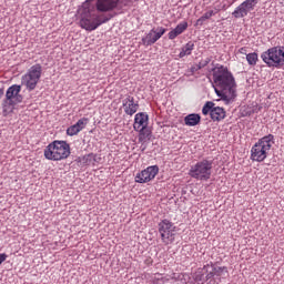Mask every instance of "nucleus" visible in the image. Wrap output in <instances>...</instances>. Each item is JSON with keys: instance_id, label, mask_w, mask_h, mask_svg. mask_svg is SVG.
<instances>
[{"instance_id": "f257e3e1", "label": "nucleus", "mask_w": 284, "mask_h": 284, "mask_svg": "<svg viewBox=\"0 0 284 284\" xmlns=\"http://www.w3.org/2000/svg\"><path fill=\"white\" fill-rule=\"evenodd\" d=\"M121 0H98L95 6L87 0L82 3L81 8L78 9V14L80 17V27L88 32L97 30L99 26L108 23L111 19H114V14L109 13L108 16H97L94 12H112L119 8Z\"/></svg>"}, {"instance_id": "f03ea898", "label": "nucleus", "mask_w": 284, "mask_h": 284, "mask_svg": "<svg viewBox=\"0 0 284 284\" xmlns=\"http://www.w3.org/2000/svg\"><path fill=\"white\" fill-rule=\"evenodd\" d=\"M212 72L213 81L216 85V95L224 101L225 105H230L236 99V81L234 80V75L223 65L214 67Z\"/></svg>"}, {"instance_id": "7ed1b4c3", "label": "nucleus", "mask_w": 284, "mask_h": 284, "mask_svg": "<svg viewBox=\"0 0 284 284\" xmlns=\"http://www.w3.org/2000/svg\"><path fill=\"white\" fill-rule=\"evenodd\" d=\"M227 267L217 266L216 264H206L203 268H199L194 275V282L201 284H219L221 278L229 276Z\"/></svg>"}, {"instance_id": "20e7f679", "label": "nucleus", "mask_w": 284, "mask_h": 284, "mask_svg": "<svg viewBox=\"0 0 284 284\" xmlns=\"http://www.w3.org/2000/svg\"><path fill=\"white\" fill-rule=\"evenodd\" d=\"M70 144L65 141L55 140L44 149L48 161H63L70 156Z\"/></svg>"}, {"instance_id": "39448f33", "label": "nucleus", "mask_w": 284, "mask_h": 284, "mask_svg": "<svg viewBox=\"0 0 284 284\" xmlns=\"http://www.w3.org/2000/svg\"><path fill=\"white\" fill-rule=\"evenodd\" d=\"M272 141H274L273 134H268L260 139L251 150V159L253 161H257V163L265 161V159H267V152L272 150Z\"/></svg>"}, {"instance_id": "423d86ee", "label": "nucleus", "mask_w": 284, "mask_h": 284, "mask_svg": "<svg viewBox=\"0 0 284 284\" xmlns=\"http://www.w3.org/2000/svg\"><path fill=\"white\" fill-rule=\"evenodd\" d=\"M20 92L21 85L19 84H13L7 90L6 99L2 103L4 116H8L14 110V105L23 102V95Z\"/></svg>"}, {"instance_id": "0eeeda50", "label": "nucleus", "mask_w": 284, "mask_h": 284, "mask_svg": "<svg viewBox=\"0 0 284 284\" xmlns=\"http://www.w3.org/2000/svg\"><path fill=\"white\" fill-rule=\"evenodd\" d=\"M262 61L268 68H283L284 65V47H273L261 54Z\"/></svg>"}, {"instance_id": "6e6552de", "label": "nucleus", "mask_w": 284, "mask_h": 284, "mask_svg": "<svg viewBox=\"0 0 284 284\" xmlns=\"http://www.w3.org/2000/svg\"><path fill=\"white\" fill-rule=\"evenodd\" d=\"M189 174L197 181H210V176H212V161L202 160L197 162L191 166Z\"/></svg>"}, {"instance_id": "1a4fd4ad", "label": "nucleus", "mask_w": 284, "mask_h": 284, "mask_svg": "<svg viewBox=\"0 0 284 284\" xmlns=\"http://www.w3.org/2000/svg\"><path fill=\"white\" fill-rule=\"evenodd\" d=\"M42 72L43 69L41 64L32 65L26 73V75L22 77V85H26L27 90L32 92V90L37 88V83H39Z\"/></svg>"}, {"instance_id": "9d476101", "label": "nucleus", "mask_w": 284, "mask_h": 284, "mask_svg": "<svg viewBox=\"0 0 284 284\" xmlns=\"http://www.w3.org/2000/svg\"><path fill=\"white\" fill-rule=\"evenodd\" d=\"M174 230H176V226L169 220H163L159 223L161 239L166 245L174 242Z\"/></svg>"}, {"instance_id": "9b49d317", "label": "nucleus", "mask_w": 284, "mask_h": 284, "mask_svg": "<svg viewBox=\"0 0 284 284\" xmlns=\"http://www.w3.org/2000/svg\"><path fill=\"white\" fill-rule=\"evenodd\" d=\"M257 4L258 0H245L232 12V17L234 19H244V17H247Z\"/></svg>"}, {"instance_id": "f8f14e48", "label": "nucleus", "mask_w": 284, "mask_h": 284, "mask_svg": "<svg viewBox=\"0 0 284 284\" xmlns=\"http://www.w3.org/2000/svg\"><path fill=\"white\" fill-rule=\"evenodd\" d=\"M156 174H159V166L158 165L149 166L142 172L136 174L135 183H150V181H152V179H154Z\"/></svg>"}, {"instance_id": "ddd939ff", "label": "nucleus", "mask_w": 284, "mask_h": 284, "mask_svg": "<svg viewBox=\"0 0 284 284\" xmlns=\"http://www.w3.org/2000/svg\"><path fill=\"white\" fill-rule=\"evenodd\" d=\"M165 32H168V29L163 27H159L156 30L152 29L146 37L142 38L143 45H154Z\"/></svg>"}, {"instance_id": "4468645a", "label": "nucleus", "mask_w": 284, "mask_h": 284, "mask_svg": "<svg viewBox=\"0 0 284 284\" xmlns=\"http://www.w3.org/2000/svg\"><path fill=\"white\" fill-rule=\"evenodd\" d=\"M122 105L124 108L125 114L132 116V114H136L139 110V103L134 102V97L129 95L122 101Z\"/></svg>"}, {"instance_id": "2eb2a0df", "label": "nucleus", "mask_w": 284, "mask_h": 284, "mask_svg": "<svg viewBox=\"0 0 284 284\" xmlns=\"http://www.w3.org/2000/svg\"><path fill=\"white\" fill-rule=\"evenodd\" d=\"M148 120H149V116L144 112L136 113L134 118V124H133L134 130H141V128H148Z\"/></svg>"}, {"instance_id": "dca6fc26", "label": "nucleus", "mask_w": 284, "mask_h": 284, "mask_svg": "<svg viewBox=\"0 0 284 284\" xmlns=\"http://www.w3.org/2000/svg\"><path fill=\"white\" fill-rule=\"evenodd\" d=\"M184 123L189 125V128H194V125L201 123V115L199 113H191L184 118Z\"/></svg>"}, {"instance_id": "f3484780", "label": "nucleus", "mask_w": 284, "mask_h": 284, "mask_svg": "<svg viewBox=\"0 0 284 284\" xmlns=\"http://www.w3.org/2000/svg\"><path fill=\"white\" fill-rule=\"evenodd\" d=\"M211 119L212 121H223V119H225V109L214 106L213 110H211Z\"/></svg>"}, {"instance_id": "a211bd4d", "label": "nucleus", "mask_w": 284, "mask_h": 284, "mask_svg": "<svg viewBox=\"0 0 284 284\" xmlns=\"http://www.w3.org/2000/svg\"><path fill=\"white\" fill-rule=\"evenodd\" d=\"M135 132H139V143H146L152 134V131H150L148 126H142L141 129L135 130Z\"/></svg>"}, {"instance_id": "6ab92c4d", "label": "nucleus", "mask_w": 284, "mask_h": 284, "mask_svg": "<svg viewBox=\"0 0 284 284\" xmlns=\"http://www.w3.org/2000/svg\"><path fill=\"white\" fill-rule=\"evenodd\" d=\"M95 161L97 155H94V153L87 154L83 158H78V162L82 163V165H92Z\"/></svg>"}, {"instance_id": "aec40b11", "label": "nucleus", "mask_w": 284, "mask_h": 284, "mask_svg": "<svg viewBox=\"0 0 284 284\" xmlns=\"http://www.w3.org/2000/svg\"><path fill=\"white\" fill-rule=\"evenodd\" d=\"M212 110H214V102L209 101L204 104V106L202 109V114H204V116H207V114H210V116H212Z\"/></svg>"}, {"instance_id": "412c9836", "label": "nucleus", "mask_w": 284, "mask_h": 284, "mask_svg": "<svg viewBox=\"0 0 284 284\" xmlns=\"http://www.w3.org/2000/svg\"><path fill=\"white\" fill-rule=\"evenodd\" d=\"M246 61L248 65H256V62L258 61V54L256 52L246 54Z\"/></svg>"}, {"instance_id": "4be33fe9", "label": "nucleus", "mask_w": 284, "mask_h": 284, "mask_svg": "<svg viewBox=\"0 0 284 284\" xmlns=\"http://www.w3.org/2000/svg\"><path fill=\"white\" fill-rule=\"evenodd\" d=\"M80 132H81V129L77 124H73L67 129L68 136H75V134Z\"/></svg>"}, {"instance_id": "5701e85b", "label": "nucleus", "mask_w": 284, "mask_h": 284, "mask_svg": "<svg viewBox=\"0 0 284 284\" xmlns=\"http://www.w3.org/2000/svg\"><path fill=\"white\" fill-rule=\"evenodd\" d=\"M175 30L179 34H183L187 30V22H181L175 27Z\"/></svg>"}, {"instance_id": "b1692460", "label": "nucleus", "mask_w": 284, "mask_h": 284, "mask_svg": "<svg viewBox=\"0 0 284 284\" xmlns=\"http://www.w3.org/2000/svg\"><path fill=\"white\" fill-rule=\"evenodd\" d=\"M90 122V120L88 118H82L80 119L75 125L80 129L83 130L85 128V125H88V123Z\"/></svg>"}, {"instance_id": "393cba45", "label": "nucleus", "mask_w": 284, "mask_h": 284, "mask_svg": "<svg viewBox=\"0 0 284 284\" xmlns=\"http://www.w3.org/2000/svg\"><path fill=\"white\" fill-rule=\"evenodd\" d=\"M182 50H184V52L186 54H192V50H194V42H187Z\"/></svg>"}, {"instance_id": "a878e982", "label": "nucleus", "mask_w": 284, "mask_h": 284, "mask_svg": "<svg viewBox=\"0 0 284 284\" xmlns=\"http://www.w3.org/2000/svg\"><path fill=\"white\" fill-rule=\"evenodd\" d=\"M210 61H212V59L206 58V59H204V60H201L197 65H199L200 69L202 70V68H205V67L210 63Z\"/></svg>"}, {"instance_id": "bb28decb", "label": "nucleus", "mask_w": 284, "mask_h": 284, "mask_svg": "<svg viewBox=\"0 0 284 284\" xmlns=\"http://www.w3.org/2000/svg\"><path fill=\"white\" fill-rule=\"evenodd\" d=\"M179 34H180V33H178L176 30L173 29V30H171V31L169 32V39H170L171 41H173V39H176V37H179Z\"/></svg>"}, {"instance_id": "cd10ccee", "label": "nucleus", "mask_w": 284, "mask_h": 284, "mask_svg": "<svg viewBox=\"0 0 284 284\" xmlns=\"http://www.w3.org/2000/svg\"><path fill=\"white\" fill-rule=\"evenodd\" d=\"M205 19H204V17L202 16V17H200L197 20H196V22H195V26H203V23H205Z\"/></svg>"}, {"instance_id": "c85d7f7f", "label": "nucleus", "mask_w": 284, "mask_h": 284, "mask_svg": "<svg viewBox=\"0 0 284 284\" xmlns=\"http://www.w3.org/2000/svg\"><path fill=\"white\" fill-rule=\"evenodd\" d=\"M199 70H201V67L199 64L191 67L192 74H194V72H199Z\"/></svg>"}, {"instance_id": "c756f323", "label": "nucleus", "mask_w": 284, "mask_h": 284, "mask_svg": "<svg viewBox=\"0 0 284 284\" xmlns=\"http://www.w3.org/2000/svg\"><path fill=\"white\" fill-rule=\"evenodd\" d=\"M8 258V255L6 253L0 254V265Z\"/></svg>"}, {"instance_id": "7c9ffc66", "label": "nucleus", "mask_w": 284, "mask_h": 284, "mask_svg": "<svg viewBox=\"0 0 284 284\" xmlns=\"http://www.w3.org/2000/svg\"><path fill=\"white\" fill-rule=\"evenodd\" d=\"M187 55H189V53H186L183 49L181 50V52L179 54L180 59H183V57H187Z\"/></svg>"}, {"instance_id": "2f4dec72", "label": "nucleus", "mask_w": 284, "mask_h": 284, "mask_svg": "<svg viewBox=\"0 0 284 284\" xmlns=\"http://www.w3.org/2000/svg\"><path fill=\"white\" fill-rule=\"evenodd\" d=\"M187 55H189V53H186L183 49L181 50V52L179 54L180 59H183V57H187Z\"/></svg>"}, {"instance_id": "473e14b6", "label": "nucleus", "mask_w": 284, "mask_h": 284, "mask_svg": "<svg viewBox=\"0 0 284 284\" xmlns=\"http://www.w3.org/2000/svg\"><path fill=\"white\" fill-rule=\"evenodd\" d=\"M202 17H204V19H205L206 21H207V19H211L209 12H205Z\"/></svg>"}, {"instance_id": "72a5a7b5", "label": "nucleus", "mask_w": 284, "mask_h": 284, "mask_svg": "<svg viewBox=\"0 0 284 284\" xmlns=\"http://www.w3.org/2000/svg\"><path fill=\"white\" fill-rule=\"evenodd\" d=\"M207 12H209V17H210V18H212V17H214V14H216V12H214L213 10L207 11Z\"/></svg>"}, {"instance_id": "f704fd0d", "label": "nucleus", "mask_w": 284, "mask_h": 284, "mask_svg": "<svg viewBox=\"0 0 284 284\" xmlns=\"http://www.w3.org/2000/svg\"><path fill=\"white\" fill-rule=\"evenodd\" d=\"M3 97V89H0V99Z\"/></svg>"}, {"instance_id": "c9c22d12", "label": "nucleus", "mask_w": 284, "mask_h": 284, "mask_svg": "<svg viewBox=\"0 0 284 284\" xmlns=\"http://www.w3.org/2000/svg\"><path fill=\"white\" fill-rule=\"evenodd\" d=\"M244 50H245V48H242V49L240 50V52H244Z\"/></svg>"}]
</instances>
